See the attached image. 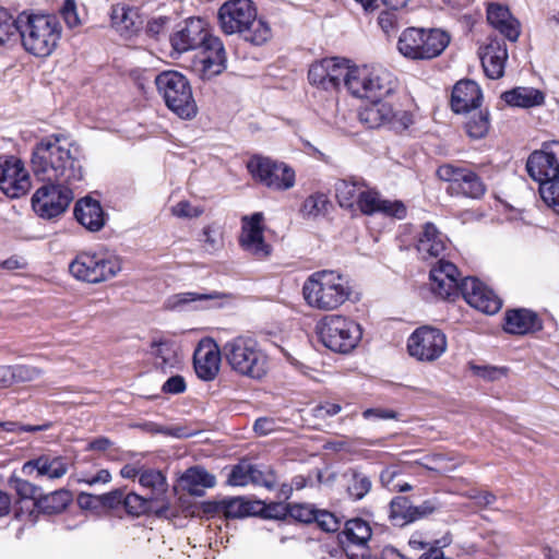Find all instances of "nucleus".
Segmentation results:
<instances>
[{
    "instance_id": "1",
    "label": "nucleus",
    "mask_w": 559,
    "mask_h": 559,
    "mask_svg": "<svg viewBox=\"0 0 559 559\" xmlns=\"http://www.w3.org/2000/svg\"><path fill=\"white\" fill-rule=\"evenodd\" d=\"M31 167L34 176L43 182L80 186L84 179L79 147L58 134L45 136L35 144Z\"/></svg>"
},
{
    "instance_id": "2",
    "label": "nucleus",
    "mask_w": 559,
    "mask_h": 559,
    "mask_svg": "<svg viewBox=\"0 0 559 559\" xmlns=\"http://www.w3.org/2000/svg\"><path fill=\"white\" fill-rule=\"evenodd\" d=\"M217 19L224 34H238L254 46L265 44L272 36L269 24L257 17V8L251 0L225 1L218 9Z\"/></svg>"
},
{
    "instance_id": "3",
    "label": "nucleus",
    "mask_w": 559,
    "mask_h": 559,
    "mask_svg": "<svg viewBox=\"0 0 559 559\" xmlns=\"http://www.w3.org/2000/svg\"><path fill=\"white\" fill-rule=\"evenodd\" d=\"M62 27L56 15L20 14V39L23 48L40 58L48 57L56 49Z\"/></svg>"
},
{
    "instance_id": "4",
    "label": "nucleus",
    "mask_w": 559,
    "mask_h": 559,
    "mask_svg": "<svg viewBox=\"0 0 559 559\" xmlns=\"http://www.w3.org/2000/svg\"><path fill=\"white\" fill-rule=\"evenodd\" d=\"M307 304L320 310H333L348 300L352 288L348 281L334 271L311 274L302 286Z\"/></svg>"
},
{
    "instance_id": "5",
    "label": "nucleus",
    "mask_w": 559,
    "mask_h": 559,
    "mask_svg": "<svg viewBox=\"0 0 559 559\" xmlns=\"http://www.w3.org/2000/svg\"><path fill=\"white\" fill-rule=\"evenodd\" d=\"M222 354L229 367L240 376L261 379L267 372V355L252 337L237 336L226 342Z\"/></svg>"
},
{
    "instance_id": "6",
    "label": "nucleus",
    "mask_w": 559,
    "mask_h": 559,
    "mask_svg": "<svg viewBox=\"0 0 559 559\" xmlns=\"http://www.w3.org/2000/svg\"><path fill=\"white\" fill-rule=\"evenodd\" d=\"M396 86L393 73L381 67H352L346 80V88L354 97L369 100H382Z\"/></svg>"
},
{
    "instance_id": "7",
    "label": "nucleus",
    "mask_w": 559,
    "mask_h": 559,
    "mask_svg": "<svg viewBox=\"0 0 559 559\" xmlns=\"http://www.w3.org/2000/svg\"><path fill=\"white\" fill-rule=\"evenodd\" d=\"M450 44V35L440 28L408 27L397 40L399 51L411 60H429L440 56Z\"/></svg>"
},
{
    "instance_id": "8",
    "label": "nucleus",
    "mask_w": 559,
    "mask_h": 559,
    "mask_svg": "<svg viewBox=\"0 0 559 559\" xmlns=\"http://www.w3.org/2000/svg\"><path fill=\"white\" fill-rule=\"evenodd\" d=\"M158 94L166 106L182 119H191L198 108L188 79L177 71H164L155 78Z\"/></svg>"
},
{
    "instance_id": "9",
    "label": "nucleus",
    "mask_w": 559,
    "mask_h": 559,
    "mask_svg": "<svg viewBox=\"0 0 559 559\" xmlns=\"http://www.w3.org/2000/svg\"><path fill=\"white\" fill-rule=\"evenodd\" d=\"M317 332L326 348L340 354L350 353L362 336L357 322L340 314L323 317L317 324Z\"/></svg>"
},
{
    "instance_id": "10",
    "label": "nucleus",
    "mask_w": 559,
    "mask_h": 559,
    "mask_svg": "<svg viewBox=\"0 0 559 559\" xmlns=\"http://www.w3.org/2000/svg\"><path fill=\"white\" fill-rule=\"evenodd\" d=\"M247 169L257 182L271 190L286 191L296 182V174L290 166L266 156L253 155L247 162Z\"/></svg>"
},
{
    "instance_id": "11",
    "label": "nucleus",
    "mask_w": 559,
    "mask_h": 559,
    "mask_svg": "<svg viewBox=\"0 0 559 559\" xmlns=\"http://www.w3.org/2000/svg\"><path fill=\"white\" fill-rule=\"evenodd\" d=\"M69 271L75 278L95 284L116 276L121 263L115 257L82 252L70 263Z\"/></svg>"
},
{
    "instance_id": "12",
    "label": "nucleus",
    "mask_w": 559,
    "mask_h": 559,
    "mask_svg": "<svg viewBox=\"0 0 559 559\" xmlns=\"http://www.w3.org/2000/svg\"><path fill=\"white\" fill-rule=\"evenodd\" d=\"M78 187L67 183L47 182L33 194V210L41 218L52 219L58 217L69 207L74 198V189Z\"/></svg>"
},
{
    "instance_id": "13",
    "label": "nucleus",
    "mask_w": 559,
    "mask_h": 559,
    "mask_svg": "<svg viewBox=\"0 0 559 559\" xmlns=\"http://www.w3.org/2000/svg\"><path fill=\"white\" fill-rule=\"evenodd\" d=\"M350 68L349 60L345 58H324L310 66L308 80L311 85L324 91L338 90L342 83L346 86Z\"/></svg>"
},
{
    "instance_id": "14",
    "label": "nucleus",
    "mask_w": 559,
    "mask_h": 559,
    "mask_svg": "<svg viewBox=\"0 0 559 559\" xmlns=\"http://www.w3.org/2000/svg\"><path fill=\"white\" fill-rule=\"evenodd\" d=\"M437 176L439 179L449 182L447 191L452 195L479 199L486 191L480 177L466 168L444 164L437 169Z\"/></svg>"
},
{
    "instance_id": "15",
    "label": "nucleus",
    "mask_w": 559,
    "mask_h": 559,
    "mask_svg": "<svg viewBox=\"0 0 559 559\" xmlns=\"http://www.w3.org/2000/svg\"><path fill=\"white\" fill-rule=\"evenodd\" d=\"M371 104L359 111V120L368 128L389 126L395 131H404L413 123V115L406 110H395L389 103L370 100Z\"/></svg>"
},
{
    "instance_id": "16",
    "label": "nucleus",
    "mask_w": 559,
    "mask_h": 559,
    "mask_svg": "<svg viewBox=\"0 0 559 559\" xmlns=\"http://www.w3.org/2000/svg\"><path fill=\"white\" fill-rule=\"evenodd\" d=\"M407 348L411 356L421 361H433L447 349L445 334L432 326L416 329L408 338Z\"/></svg>"
},
{
    "instance_id": "17",
    "label": "nucleus",
    "mask_w": 559,
    "mask_h": 559,
    "mask_svg": "<svg viewBox=\"0 0 559 559\" xmlns=\"http://www.w3.org/2000/svg\"><path fill=\"white\" fill-rule=\"evenodd\" d=\"M526 169L539 186L559 178V141L545 142L542 148L530 154Z\"/></svg>"
},
{
    "instance_id": "18",
    "label": "nucleus",
    "mask_w": 559,
    "mask_h": 559,
    "mask_svg": "<svg viewBox=\"0 0 559 559\" xmlns=\"http://www.w3.org/2000/svg\"><path fill=\"white\" fill-rule=\"evenodd\" d=\"M372 531L369 523L360 518L347 520L338 533V543L348 559H364Z\"/></svg>"
},
{
    "instance_id": "19",
    "label": "nucleus",
    "mask_w": 559,
    "mask_h": 559,
    "mask_svg": "<svg viewBox=\"0 0 559 559\" xmlns=\"http://www.w3.org/2000/svg\"><path fill=\"white\" fill-rule=\"evenodd\" d=\"M139 484L142 488L150 491L147 495L158 507L154 510V515L158 519H171L177 516L176 510L171 507L168 498V481L165 474L156 468H145L140 474Z\"/></svg>"
},
{
    "instance_id": "20",
    "label": "nucleus",
    "mask_w": 559,
    "mask_h": 559,
    "mask_svg": "<svg viewBox=\"0 0 559 559\" xmlns=\"http://www.w3.org/2000/svg\"><path fill=\"white\" fill-rule=\"evenodd\" d=\"M31 179L21 159L0 157V189L9 198H20L28 192Z\"/></svg>"
},
{
    "instance_id": "21",
    "label": "nucleus",
    "mask_w": 559,
    "mask_h": 559,
    "mask_svg": "<svg viewBox=\"0 0 559 559\" xmlns=\"http://www.w3.org/2000/svg\"><path fill=\"white\" fill-rule=\"evenodd\" d=\"M460 272L452 262L440 259L430 270V290L442 300H454L462 295Z\"/></svg>"
},
{
    "instance_id": "22",
    "label": "nucleus",
    "mask_w": 559,
    "mask_h": 559,
    "mask_svg": "<svg viewBox=\"0 0 559 559\" xmlns=\"http://www.w3.org/2000/svg\"><path fill=\"white\" fill-rule=\"evenodd\" d=\"M264 215L255 212L241 218L239 243L241 248L258 259H264L271 253V246L264 240Z\"/></svg>"
},
{
    "instance_id": "23",
    "label": "nucleus",
    "mask_w": 559,
    "mask_h": 559,
    "mask_svg": "<svg viewBox=\"0 0 559 559\" xmlns=\"http://www.w3.org/2000/svg\"><path fill=\"white\" fill-rule=\"evenodd\" d=\"M461 289L464 300L484 313L495 314L502 306L499 296L476 277L463 278Z\"/></svg>"
},
{
    "instance_id": "24",
    "label": "nucleus",
    "mask_w": 559,
    "mask_h": 559,
    "mask_svg": "<svg viewBox=\"0 0 559 559\" xmlns=\"http://www.w3.org/2000/svg\"><path fill=\"white\" fill-rule=\"evenodd\" d=\"M436 510L431 501L414 506L407 497L396 496L389 503L388 519L395 527H405L431 514Z\"/></svg>"
},
{
    "instance_id": "25",
    "label": "nucleus",
    "mask_w": 559,
    "mask_h": 559,
    "mask_svg": "<svg viewBox=\"0 0 559 559\" xmlns=\"http://www.w3.org/2000/svg\"><path fill=\"white\" fill-rule=\"evenodd\" d=\"M210 36L204 20L190 17L179 25L178 29L171 35L170 43L177 52L182 53L202 48Z\"/></svg>"
},
{
    "instance_id": "26",
    "label": "nucleus",
    "mask_w": 559,
    "mask_h": 559,
    "mask_svg": "<svg viewBox=\"0 0 559 559\" xmlns=\"http://www.w3.org/2000/svg\"><path fill=\"white\" fill-rule=\"evenodd\" d=\"M193 367L198 378L203 381L214 380L221 367V350L211 338L200 341L193 354Z\"/></svg>"
},
{
    "instance_id": "27",
    "label": "nucleus",
    "mask_w": 559,
    "mask_h": 559,
    "mask_svg": "<svg viewBox=\"0 0 559 559\" xmlns=\"http://www.w3.org/2000/svg\"><path fill=\"white\" fill-rule=\"evenodd\" d=\"M204 57L201 61V75L203 79H212L221 74L227 67V56L223 41L211 35L202 46Z\"/></svg>"
},
{
    "instance_id": "28",
    "label": "nucleus",
    "mask_w": 559,
    "mask_h": 559,
    "mask_svg": "<svg viewBox=\"0 0 559 559\" xmlns=\"http://www.w3.org/2000/svg\"><path fill=\"white\" fill-rule=\"evenodd\" d=\"M483 94L478 84L472 80L459 81L451 94V108L454 112H468L480 106Z\"/></svg>"
},
{
    "instance_id": "29",
    "label": "nucleus",
    "mask_w": 559,
    "mask_h": 559,
    "mask_svg": "<svg viewBox=\"0 0 559 559\" xmlns=\"http://www.w3.org/2000/svg\"><path fill=\"white\" fill-rule=\"evenodd\" d=\"M447 237L432 223H426L416 245L418 254L423 260L432 258L440 260L447 249Z\"/></svg>"
},
{
    "instance_id": "30",
    "label": "nucleus",
    "mask_w": 559,
    "mask_h": 559,
    "mask_svg": "<svg viewBox=\"0 0 559 559\" xmlns=\"http://www.w3.org/2000/svg\"><path fill=\"white\" fill-rule=\"evenodd\" d=\"M69 469L67 457L53 454H43L29 460L23 465V472L36 471L39 476H47L49 479L63 477Z\"/></svg>"
},
{
    "instance_id": "31",
    "label": "nucleus",
    "mask_w": 559,
    "mask_h": 559,
    "mask_svg": "<svg viewBox=\"0 0 559 559\" xmlns=\"http://www.w3.org/2000/svg\"><path fill=\"white\" fill-rule=\"evenodd\" d=\"M542 328V320L532 310L513 309L506 313L503 329L507 333L524 335L539 331Z\"/></svg>"
},
{
    "instance_id": "32",
    "label": "nucleus",
    "mask_w": 559,
    "mask_h": 559,
    "mask_svg": "<svg viewBox=\"0 0 559 559\" xmlns=\"http://www.w3.org/2000/svg\"><path fill=\"white\" fill-rule=\"evenodd\" d=\"M74 216L90 231L100 230L106 223V216L99 201L90 197L83 198L75 203Z\"/></svg>"
},
{
    "instance_id": "33",
    "label": "nucleus",
    "mask_w": 559,
    "mask_h": 559,
    "mask_svg": "<svg viewBox=\"0 0 559 559\" xmlns=\"http://www.w3.org/2000/svg\"><path fill=\"white\" fill-rule=\"evenodd\" d=\"M488 23L499 31L510 41H516L520 36V23L504 5L490 3L487 8Z\"/></svg>"
},
{
    "instance_id": "34",
    "label": "nucleus",
    "mask_w": 559,
    "mask_h": 559,
    "mask_svg": "<svg viewBox=\"0 0 559 559\" xmlns=\"http://www.w3.org/2000/svg\"><path fill=\"white\" fill-rule=\"evenodd\" d=\"M110 19L111 26L126 38L135 34L142 23L138 11L124 4L112 5Z\"/></svg>"
},
{
    "instance_id": "35",
    "label": "nucleus",
    "mask_w": 559,
    "mask_h": 559,
    "mask_svg": "<svg viewBox=\"0 0 559 559\" xmlns=\"http://www.w3.org/2000/svg\"><path fill=\"white\" fill-rule=\"evenodd\" d=\"M508 58L507 47L499 41L486 46L481 57V64L489 79H500L504 73V63Z\"/></svg>"
},
{
    "instance_id": "36",
    "label": "nucleus",
    "mask_w": 559,
    "mask_h": 559,
    "mask_svg": "<svg viewBox=\"0 0 559 559\" xmlns=\"http://www.w3.org/2000/svg\"><path fill=\"white\" fill-rule=\"evenodd\" d=\"M501 98L512 107L533 108L545 103V94L538 88L518 86L502 93Z\"/></svg>"
},
{
    "instance_id": "37",
    "label": "nucleus",
    "mask_w": 559,
    "mask_h": 559,
    "mask_svg": "<svg viewBox=\"0 0 559 559\" xmlns=\"http://www.w3.org/2000/svg\"><path fill=\"white\" fill-rule=\"evenodd\" d=\"M185 489L195 497H202L205 488H213L216 478L202 466H192L181 476Z\"/></svg>"
},
{
    "instance_id": "38",
    "label": "nucleus",
    "mask_w": 559,
    "mask_h": 559,
    "mask_svg": "<svg viewBox=\"0 0 559 559\" xmlns=\"http://www.w3.org/2000/svg\"><path fill=\"white\" fill-rule=\"evenodd\" d=\"M73 497L67 489H59L51 493L40 496L34 502V506L43 513L57 514L66 510Z\"/></svg>"
},
{
    "instance_id": "39",
    "label": "nucleus",
    "mask_w": 559,
    "mask_h": 559,
    "mask_svg": "<svg viewBox=\"0 0 559 559\" xmlns=\"http://www.w3.org/2000/svg\"><path fill=\"white\" fill-rule=\"evenodd\" d=\"M365 186L358 178L340 179L335 182V197L342 207L350 209L358 202L359 192Z\"/></svg>"
},
{
    "instance_id": "40",
    "label": "nucleus",
    "mask_w": 559,
    "mask_h": 559,
    "mask_svg": "<svg viewBox=\"0 0 559 559\" xmlns=\"http://www.w3.org/2000/svg\"><path fill=\"white\" fill-rule=\"evenodd\" d=\"M346 483V490L354 500L362 499L371 490L369 476L357 469L350 468L343 475Z\"/></svg>"
},
{
    "instance_id": "41",
    "label": "nucleus",
    "mask_w": 559,
    "mask_h": 559,
    "mask_svg": "<svg viewBox=\"0 0 559 559\" xmlns=\"http://www.w3.org/2000/svg\"><path fill=\"white\" fill-rule=\"evenodd\" d=\"M151 347L152 354L159 360L158 366L164 372L179 364L177 349L173 342L167 340L153 341Z\"/></svg>"
},
{
    "instance_id": "42",
    "label": "nucleus",
    "mask_w": 559,
    "mask_h": 559,
    "mask_svg": "<svg viewBox=\"0 0 559 559\" xmlns=\"http://www.w3.org/2000/svg\"><path fill=\"white\" fill-rule=\"evenodd\" d=\"M158 504L148 496L143 497L136 492H124L123 509L131 516H141L143 514L153 513Z\"/></svg>"
},
{
    "instance_id": "43",
    "label": "nucleus",
    "mask_w": 559,
    "mask_h": 559,
    "mask_svg": "<svg viewBox=\"0 0 559 559\" xmlns=\"http://www.w3.org/2000/svg\"><path fill=\"white\" fill-rule=\"evenodd\" d=\"M219 509L228 519H240L257 513L255 503L240 497L222 500Z\"/></svg>"
},
{
    "instance_id": "44",
    "label": "nucleus",
    "mask_w": 559,
    "mask_h": 559,
    "mask_svg": "<svg viewBox=\"0 0 559 559\" xmlns=\"http://www.w3.org/2000/svg\"><path fill=\"white\" fill-rule=\"evenodd\" d=\"M227 295L218 292L200 294L194 292L179 293L167 299L166 307L168 309H179L190 302H209L226 297Z\"/></svg>"
},
{
    "instance_id": "45",
    "label": "nucleus",
    "mask_w": 559,
    "mask_h": 559,
    "mask_svg": "<svg viewBox=\"0 0 559 559\" xmlns=\"http://www.w3.org/2000/svg\"><path fill=\"white\" fill-rule=\"evenodd\" d=\"M16 36L20 37V15L15 19L7 9L0 8V45Z\"/></svg>"
},
{
    "instance_id": "46",
    "label": "nucleus",
    "mask_w": 559,
    "mask_h": 559,
    "mask_svg": "<svg viewBox=\"0 0 559 559\" xmlns=\"http://www.w3.org/2000/svg\"><path fill=\"white\" fill-rule=\"evenodd\" d=\"M489 126L488 111L480 110L468 118L465 123V129L472 139H481L487 134Z\"/></svg>"
},
{
    "instance_id": "47",
    "label": "nucleus",
    "mask_w": 559,
    "mask_h": 559,
    "mask_svg": "<svg viewBox=\"0 0 559 559\" xmlns=\"http://www.w3.org/2000/svg\"><path fill=\"white\" fill-rule=\"evenodd\" d=\"M539 193L543 201L559 214V178L543 182L539 186Z\"/></svg>"
},
{
    "instance_id": "48",
    "label": "nucleus",
    "mask_w": 559,
    "mask_h": 559,
    "mask_svg": "<svg viewBox=\"0 0 559 559\" xmlns=\"http://www.w3.org/2000/svg\"><path fill=\"white\" fill-rule=\"evenodd\" d=\"M329 201L323 193L309 195L302 203L301 212L305 216H318L326 211Z\"/></svg>"
},
{
    "instance_id": "49",
    "label": "nucleus",
    "mask_w": 559,
    "mask_h": 559,
    "mask_svg": "<svg viewBox=\"0 0 559 559\" xmlns=\"http://www.w3.org/2000/svg\"><path fill=\"white\" fill-rule=\"evenodd\" d=\"M343 516H338L328 510H317L314 522L324 532L335 533L343 523Z\"/></svg>"
},
{
    "instance_id": "50",
    "label": "nucleus",
    "mask_w": 559,
    "mask_h": 559,
    "mask_svg": "<svg viewBox=\"0 0 559 559\" xmlns=\"http://www.w3.org/2000/svg\"><path fill=\"white\" fill-rule=\"evenodd\" d=\"M252 464L241 461L235 465L228 476V484L231 486H247L250 484Z\"/></svg>"
},
{
    "instance_id": "51",
    "label": "nucleus",
    "mask_w": 559,
    "mask_h": 559,
    "mask_svg": "<svg viewBox=\"0 0 559 559\" xmlns=\"http://www.w3.org/2000/svg\"><path fill=\"white\" fill-rule=\"evenodd\" d=\"M380 201L381 198L378 192L373 190H362L359 192L357 205L364 214L371 215L378 213Z\"/></svg>"
},
{
    "instance_id": "52",
    "label": "nucleus",
    "mask_w": 559,
    "mask_h": 559,
    "mask_svg": "<svg viewBox=\"0 0 559 559\" xmlns=\"http://www.w3.org/2000/svg\"><path fill=\"white\" fill-rule=\"evenodd\" d=\"M9 486L22 500L29 499L36 501L38 488L28 480L11 476L9 479Z\"/></svg>"
},
{
    "instance_id": "53",
    "label": "nucleus",
    "mask_w": 559,
    "mask_h": 559,
    "mask_svg": "<svg viewBox=\"0 0 559 559\" xmlns=\"http://www.w3.org/2000/svg\"><path fill=\"white\" fill-rule=\"evenodd\" d=\"M250 484L273 489L276 486L275 473L271 468L262 469L260 466L252 464Z\"/></svg>"
},
{
    "instance_id": "54",
    "label": "nucleus",
    "mask_w": 559,
    "mask_h": 559,
    "mask_svg": "<svg viewBox=\"0 0 559 559\" xmlns=\"http://www.w3.org/2000/svg\"><path fill=\"white\" fill-rule=\"evenodd\" d=\"M317 510L311 504L295 503L289 504L288 515L296 521L308 524L314 522Z\"/></svg>"
},
{
    "instance_id": "55",
    "label": "nucleus",
    "mask_w": 559,
    "mask_h": 559,
    "mask_svg": "<svg viewBox=\"0 0 559 559\" xmlns=\"http://www.w3.org/2000/svg\"><path fill=\"white\" fill-rule=\"evenodd\" d=\"M378 213L391 216L397 219L406 217V206L402 201H390L381 199Z\"/></svg>"
},
{
    "instance_id": "56",
    "label": "nucleus",
    "mask_w": 559,
    "mask_h": 559,
    "mask_svg": "<svg viewBox=\"0 0 559 559\" xmlns=\"http://www.w3.org/2000/svg\"><path fill=\"white\" fill-rule=\"evenodd\" d=\"M11 373L13 383L15 382H27L37 379L41 371L33 366L15 365L11 366Z\"/></svg>"
},
{
    "instance_id": "57",
    "label": "nucleus",
    "mask_w": 559,
    "mask_h": 559,
    "mask_svg": "<svg viewBox=\"0 0 559 559\" xmlns=\"http://www.w3.org/2000/svg\"><path fill=\"white\" fill-rule=\"evenodd\" d=\"M204 209L193 206L189 201H180L171 207V214L179 218H195L203 214Z\"/></svg>"
},
{
    "instance_id": "58",
    "label": "nucleus",
    "mask_w": 559,
    "mask_h": 559,
    "mask_svg": "<svg viewBox=\"0 0 559 559\" xmlns=\"http://www.w3.org/2000/svg\"><path fill=\"white\" fill-rule=\"evenodd\" d=\"M0 427L8 431V432H37V431H44L51 427L50 423H45L43 425H21L15 421H4L0 423Z\"/></svg>"
},
{
    "instance_id": "59",
    "label": "nucleus",
    "mask_w": 559,
    "mask_h": 559,
    "mask_svg": "<svg viewBox=\"0 0 559 559\" xmlns=\"http://www.w3.org/2000/svg\"><path fill=\"white\" fill-rule=\"evenodd\" d=\"M124 489H114L107 493L100 495L102 508L116 510L120 507L123 508Z\"/></svg>"
},
{
    "instance_id": "60",
    "label": "nucleus",
    "mask_w": 559,
    "mask_h": 559,
    "mask_svg": "<svg viewBox=\"0 0 559 559\" xmlns=\"http://www.w3.org/2000/svg\"><path fill=\"white\" fill-rule=\"evenodd\" d=\"M392 11H383L378 17V24L388 36L394 34L397 31V15Z\"/></svg>"
},
{
    "instance_id": "61",
    "label": "nucleus",
    "mask_w": 559,
    "mask_h": 559,
    "mask_svg": "<svg viewBox=\"0 0 559 559\" xmlns=\"http://www.w3.org/2000/svg\"><path fill=\"white\" fill-rule=\"evenodd\" d=\"M289 504L273 502L263 508V516L266 519L282 520L288 515Z\"/></svg>"
},
{
    "instance_id": "62",
    "label": "nucleus",
    "mask_w": 559,
    "mask_h": 559,
    "mask_svg": "<svg viewBox=\"0 0 559 559\" xmlns=\"http://www.w3.org/2000/svg\"><path fill=\"white\" fill-rule=\"evenodd\" d=\"M201 240L204 242V248L209 252L216 251L221 246V240L217 236V233L211 225L203 228Z\"/></svg>"
},
{
    "instance_id": "63",
    "label": "nucleus",
    "mask_w": 559,
    "mask_h": 559,
    "mask_svg": "<svg viewBox=\"0 0 559 559\" xmlns=\"http://www.w3.org/2000/svg\"><path fill=\"white\" fill-rule=\"evenodd\" d=\"M61 14L69 27H74L80 23L74 0H64Z\"/></svg>"
},
{
    "instance_id": "64",
    "label": "nucleus",
    "mask_w": 559,
    "mask_h": 559,
    "mask_svg": "<svg viewBox=\"0 0 559 559\" xmlns=\"http://www.w3.org/2000/svg\"><path fill=\"white\" fill-rule=\"evenodd\" d=\"M187 389L186 381L181 376H173L166 380L162 391L167 394H180Z\"/></svg>"
}]
</instances>
